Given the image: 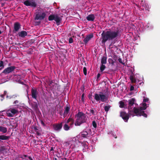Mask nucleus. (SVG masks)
Segmentation results:
<instances>
[{
  "label": "nucleus",
  "instance_id": "1",
  "mask_svg": "<svg viewBox=\"0 0 160 160\" xmlns=\"http://www.w3.org/2000/svg\"><path fill=\"white\" fill-rule=\"evenodd\" d=\"M128 109L130 115L133 116H142L145 117H147V115L144 113L143 110L146 109L147 107V104L145 103H142L139 108H137L138 105L135 103V99L132 98L128 101Z\"/></svg>",
  "mask_w": 160,
  "mask_h": 160
},
{
  "label": "nucleus",
  "instance_id": "2",
  "mask_svg": "<svg viewBox=\"0 0 160 160\" xmlns=\"http://www.w3.org/2000/svg\"><path fill=\"white\" fill-rule=\"evenodd\" d=\"M120 35V29L118 28L113 27L106 32L103 31L101 34L102 42L105 43L107 41L116 39Z\"/></svg>",
  "mask_w": 160,
  "mask_h": 160
},
{
  "label": "nucleus",
  "instance_id": "3",
  "mask_svg": "<svg viewBox=\"0 0 160 160\" xmlns=\"http://www.w3.org/2000/svg\"><path fill=\"white\" fill-rule=\"evenodd\" d=\"M87 116L85 114L81 112H78L75 116L76 118L75 125L80 126L82 123L86 122L87 121Z\"/></svg>",
  "mask_w": 160,
  "mask_h": 160
},
{
  "label": "nucleus",
  "instance_id": "4",
  "mask_svg": "<svg viewBox=\"0 0 160 160\" xmlns=\"http://www.w3.org/2000/svg\"><path fill=\"white\" fill-rule=\"evenodd\" d=\"M94 97V99L98 102L101 101L102 102H104L108 99V97L101 92L99 93L95 94Z\"/></svg>",
  "mask_w": 160,
  "mask_h": 160
},
{
  "label": "nucleus",
  "instance_id": "5",
  "mask_svg": "<svg viewBox=\"0 0 160 160\" xmlns=\"http://www.w3.org/2000/svg\"><path fill=\"white\" fill-rule=\"evenodd\" d=\"M18 107L13 108H11L6 110L7 115L9 117H13L15 114H18Z\"/></svg>",
  "mask_w": 160,
  "mask_h": 160
},
{
  "label": "nucleus",
  "instance_id": "6",
  "mask_svg": "<svg viewBox=\"0 0 160 160\" xmlns=\"http://www.w3.org/2000/svg\"><path fill=\"white\" fill-rule=\"evenodd\" d=\"M46 16V14L44 12H42L40 10H39L36 12L35 19L41 20H43L45 18Z\"/></svg>",
  "mask_w": 160,
  "mask_h": 160
},
{
  "label": "nucleus",
  "instance_id": "7",
  "mask_svg": "<svg viewBox=\"0 0 160 160\" xmlns=\"http://www.w3.org/2000/svg\"><path fill=\"white\" fill-rule=\"evenodd\" d=\"M24 4L27 6H31L32 7H36L37 6V4L35 1L32 0H27L24 1Z\"/></svg>",
  "mask_w": 160,
  "mask_h": 160
},
{
  "label": "nucleus",
  "instance_id": "8",
  "mask_svg": "<svg viewBox=\"0 0 160 160\" xmlns=\"http://www.w3.org/2000/svg\"><path fill=\"white\" fill-rule=\"evenodd\" d=\"M16 68L14 66H12L5 68L2 72L5 74H8L13 71Z\"/></svg>",
  "mask_w": 160,
  "mask_h": 160
},
{
  "label": "nucleus",
  "instance_id": "9",
  "mask_svg": "<svg viewBox=\"0 0 160 160\" xmlns=\"http://www.w3.org/2000/svg\"><path fill=\"white\" fill-rule=\"evenodd\" d=\"M93 37L92 33L86 35V38L83 40V42L85 44H87Z\"/></svg>",
  "mask_w": 160,
  "mask_h": 160
},
{
  "label": "nucleus",
  "instance_id": "10",
  "mask_svg": "<svg viewBox=\"0 0 160 160\" xmlns=\"http://www.w3.org/2000/svg\"><path fill=\"white\" fill-rule=\"evenodd\" d=\"M32 97L36 99L38 92L37 90L35 88H32L31 90Z\"/></svg>",
  "mask_w": 160,
  "mask_h": 160
},
{
  "label": "nucleus",
  "instance_id": "11",
  "mask_svg": "<svg viewBox=\"0 0 160 160\" xmlns=\"http://www.w3.org/2000/svg\"><path fill=\"white\" fill-rule=\"evenodd\" d=\"M120 116L125 122H128L129 119V115L125 112H121Z\"/></svg>",
  "mask_w": 160,
  "mask_h": 160
},
{
  "label": "nucleus",
  "instance_id": "12",
  "mask_svg": "<svg viewBox=\"0 0 160 160\" xmlns=\"http://www.w3.org/2000/svg\"><path fill=\"white\" fill-rule=\"evenodd\" d=\"M62 122L59 124H55L53 125L54 130L56 131H59L62 127Z\"/></svg>",
  "mask_w": 160,
  "mask_h": 160
},
{
  "label": "nucleus",
  "instance_id": "13",
  "mask_svg": "<svg viewBox=\"0 0 160 160\" xmlns=\"http://www.w3.org/2000/svg\"><path fill=\"white\" fill-rule=\"evenodd\" d=\"M79 138L82 139L84 138H87L89 137L88 136V133L86 131L84 130L81 132L79 135Z\"/></svg>",
  "mask_w": 160,
  "mask_h": 160
},
{
  "label": "nucleus",
  "instance_id": "14",
  "mask_svg": "<svg viewBox=\"0 0 160 160\" xmlns=\"http://www.w3.org/2000/svg\"><path fill=\"white\" fill-rule=\"evenodd\" d=\"M9 149L10 147L8 146L1 147L0 148V152L4 154L5 152H7V150L9 151Z\"/></svg>",
  "mask_w": 160,
  "mask_h": 160
},
{
  "label": "nucleus",
  "instance_id": "15",
  "mask_svg": "<svg viewBox=\"0 0 160 160\" xmlns=\"http://www.w3.org/2000/svg\"><path fill=\"white\" fill-rule=\"evenodd\" d=\"M14 31L15 32L18 31L21 28V25L18 22H16L14 24Z\"/></svg>",
  "mask_w": 160,
  "mask_h": 160
},
{
  "label": "nucleus",
  "instance_id": "16",
  "mask_svg": "<svg viewBox=\"0 0 160 160\" xmlns=\"http://www.w3.org/2000/svg\"><path fill=\"white\" fill-rule=\"evenodd\" d=\"M62 20L61 17H60L59 15H55L54 20L56 22L58 25H59L60 22Z\"/></svg>",
  "mask_w": 160,
  "mask_h": 160
},
{
  "label": "nucleus",
  "instance_id": "17",
  "mask_svg": "<svg viewBox=\"0 0 160 160\" xmlns=\"http://www.w3.org/2000/svg\"><path fill=\"white\" fill-rule=\"evenodd\" d=\"M141 5L142 6V9L144 10H148L149 8L148 5L145 3V2L142 1L141 3Z\"/></svg>",
  "mask_w": 160,
  "mask_h": 160
},
{
  "label": "nucleus",
  "instance_id": "18",
  "mask_svg": "<svg viewBox=\"0 0 160 160\" xmlns=\"http://www.w3.org/2000/svg\"><path fill=\"white\" fill-rule=\"evenodd\" d=\"M82 150L83 152L86 151L88 148V142H84L82 143Z\"/></svg>",
  "mask_w": 160,
  "mask_h": 160
},
{
  "label": "nucleus",
  "instance_id": "19",
  "mask_svg": "<svg viewBox=\"0 0 160 160\" xmlns=\"http://www.w3.org/2000/svg\"><path fill=\"white\" fill-rule=\"evenodd\" d=\"M18 36L22 38H24L27 35V32L25 31H22L18 33Z\"/></svg>",
  "mask_w": 160,
  "mask_h": 160
},
{
  "label": "nucleus",
  "instance_id": "20",
  "mask_svg": "<svg viewBox=\"0 0 160 160\" xmlns=\"http://www.w3.org/2000/svg\"><path fill=\"white\" fill-rule=\"evenodd\" d=\"M95 17L94 15L93 14H91L88 15L86 18L87 20L89 21H93L95 19Z\"/></svg>",
  "mask_w": 160,
  "mask_h": 160
},
{
  "label": "nucleus",
  "instance_id": "21",
  "mask_svg": "<svg viewBox=\"0 0 160 160\" xmlns=\"http://www.w3.org/2000/svg\"><path fill=\"white\" fill-rule=\"evenodd\" d=\"M70 110V108L69 107H67L65 108V110H64V112L63 113V117L64 118H65L67 115L68 114Z\"/></svg>",
  "mask_w": 160,
  "mask_h": 160
},
{
  "label": "nucleus",
  "instance_id": "22",
  "mask_svg": "<svg viewBox=\"0 0 160 160\" xmlns=\"http://www.w3.org/2000/svg\"><path fill=\"white\" fill-rule=\"evenodd\" d=\"M74 120H73L71 118H69L68 120L67 123H68L69 125L70 126V127H72V125L73 124Z\"/></svg>",
  "mask_w": 160,
  "mask_h": 160
},
{
  "label": "nucleus",
  "instance_id": "23",
  "mask_svg": "<svg viewBox=\"0 0 160 160\" xmlns=\"http://www.w3.org/2000/svg\"><path fill=\"white\" fill-rule=\"evenodd\" d=\"M0 131L3 133H6L7 131V129L6 127L0 126Z\"/></svg>",
  "mask_w": 160,
  "mask_h": 160
},
{
  "label": "nucleus",
  "instance_id": "24",
  "mask_svg": "<svg viewBox=\"0 0 160 160\" xmlns=\"http://www.w3.org/2000/svg\"><path fill=\"white\" fill-rule=\"evenodd\" d=\"M9 138V136H6L4 135H0V140H8Z\"/></svg>",
  "mask_w": 160,
  "mask_h": 160
},
{
  "label": "nucleus",
  "instance_id": "25",
  "mask_svg": "<svg viewBox=\"0 0 160 160\" xmlns=\"http://www.w3.org/2000/svg\"><path fill=\"white\" fill-rule=\"evenodd\" d=\"M31 105L33 109L37 110L38 108V107L36 102H33L32 103Z\"/></svg>",
  "mask_w": 160,
  "mask_h": 160
},
{
  "label": "nucleus",
  "instance_id": "26",
  "mask_svg": "<svg viewBox=\"0 0 160 160\" xmlns=\"http://www.w3.org/2000/svg\"><path fill=\"white\" fill-rule=\"evenodd\" d=\"M107 57L103 56L101 60V63L102 64H105L107 63Z\"/></svg>",
  "mask_w": 160,
  "mask_h": 160
},
{
  "label": "nucleus",
  "instance_id": "27",
  "mask_svg": "<svg viewBox=\"0 0 160 160\" xmlns=\"http://www.w3.org/2000/svg\"><path fill=\"white\" fill-rule=\"evenodd\" d=\"M130 80L132 83H136L137 81L135 78V76H131L130 77Z\"/></svg>",
  "mask_w": 160,
  "mask_h": 160
},
{
  "label": "nucleus",
  "instance_id": "28",
  "mask_svg": "<svg viewBox=\"0 0 160 160\" xmlns=\"http://www.w3.org/2000/svg\"><path fill=\"white\" fill-rule=\"evenodd\" d=\"M110 107H111V106L109 105H108L107 106H105L104 107V109L105 111L106 112H107L109 111Z\"/></svg>",
  "mask_w": 160,
  "mask_h": 160
},
{
  "label": "nucleus",
  "instance_id": "29",
  "mask_svg": "<svg viewBox=\"0 0 160 160\" xmlns=\"http://www.w3.org/2000/svg\"><path fill=\"white\" fill-rule=\"evenodd\" d=\"M17 96V95L16 94L13 95L12 96H8V95H7L6 98H7L11 99L12 98H15Z\"/></svg>",
  "mask_w": 160,
  "mask_h": 160
},
{
  "label": "nucleus",
  "instance_id": "30",
  "mask_svg": "<svg viewBox=\"0 0 160 160\" xmlns=\"http://www.w3.org/2000/svg\"><path fill=\"white\" fill-rule=\"evenodd\" d=\"M70 127L67 124V123L66 124H65L64 126H63V128L65 130H68L70 128Z\"/></svg>",
  "mask_w": 160,
  "mask_h": 160
},
{
  "label": "nucleus",
  "instance_id": "31",
  "mask_svg": "<svg viewBox=\"0 0 160 160\" xmlns=\"http://www.w3.org/2000/svg\"><path fill=\"white\" fill-rule=\"evenodd\" d=\"M55 15H51L48 17V20L49 21H52L54 20Z\"/></svg>",
  "mask_w": 160,
  "mask_h": 160
},
{
  "label": "nucleus",
  "instance_id": "32",
  "mask_svg": "<svg viewBox=\"0 0 160 160\" xmlns=\"http://www.w3.org/2000/svg\"><path fill=\"white\" fill-rule=\"evenodd\" d=\"M119 107L121 108H124L125 106V104L124 102L120 101L119 102Z\"/></svg>",
  "mask_w": 160,
  "mask_h": 160
},
{
  "label": "nucleus",
  "instance_id": "33",
  "mask_svg": "<svg viewBox=\"0 0 160 160\" xmlns=\"http://www.w3.org/2000/svg\"><path fill=\"white\" fill-rule=\"evenodd\" d=\"M106 66L103 64H102L100 67V69L101 72H102L105 68Z\"/></svg>",
  "mask_w": 160,
  "mask_h": 160
},
{
  "label": "nucleus",
  "instance_id": "34",
  "mask_svg": "<svg viewBox=\"0 0 160 160\" xmlns=\"http://www.w3.org/2000/svg\"><path fill=\"white\" fill-rule=\"evenodd\" d=\"M4 68V65H3V62L2 61H1L0 62V70L3 69Z\"/></svg>",
  "mask_w": 160,
  "mask_h": 160
},
{
  "label": "nucleus",
  "instance_id": "35",
  "mask_svg": "<svg viewBox=\"0 0 160 160\" xmlns=\"http://www.w3.org/2000/svg\"><path fill=\"white\" fill-rule=\"evenodd\" d=\"M7 93V92L6 91H5L4 92V93L3 94H2L0 95L1 97L2 98L1 99V101H2L4 99V96L6 95Z\"/></svg>",
  "mask_w": 160,
  "mask_h": 160
},
{
  "label": "nucleus",
  "instance_id": "36",
  "mask_svg": "<svg viewBox=\"0 0 160 160\" xmlns=\"http://www.w3.org/2000/svg\"><path fill=\"white\" fill-rule=\"evenodd\" d=\"M92 125L94 128H97V125L95 121H92Z\"/></svg>",
  "mask_w": 160,
  "mask_h": 160
},
{
  "label": "nucleus",
  "instance_id": "37",
  "mask_svg": "<svg viewBox=\"0 0 160 160\" xmlns=\"http://www.w3.org/2000/svg\"><path fill=\"white\" fill-rule=\"evenodd\" d=\"M83 72L84 74L86 75L87 74V70L86 67H84L83 68Z\"/></svg>",
  "mask_w": 160,
  "mask_h": 160
},
{
  "label": "nucleus",
  "instance_id": "38",
  "mask_svg": "<svg viewBox=\"0 0 160 160\" xmlns=\"http://www.w3.org/2000/svg\"><path fill=\"white\" fill-rule=\"evenodd\" d=\"M108 61L109 63H111L112 64H113L114 63V62L111 58H109L108 60Z\"/></svg>",
  "mask_w": 160,
  "mask_h": 160
},
{
  "label": "nucleus",
  "instance_id": "39",
  "mask_svg": "<svg viewBox=\"0 0 160 160\" xmlns=\"http://www.w3.org/2000/svg\"><path fill=\"white\" fill-rule=\"evenodd\" d=\"M77 141V138L76 137L73 138L72 140L71 141V143H72V142H75Z\"/></svg>",
  "mask_w": 160,
  "mask_h": 160
},
{
  "label": "nucleus",
  "instance_id": "40",
  "mask_svg": "<svg viewBox=\"0 0 160 160\" xmlns=\"http://www.w3.org/2000/svg\"><path fill=\"white\" fill-rule=\"evenodd\" d=\"M144 98L143 100V101L144 102H148L149 100L148 98H145L144 97Z\"/></svg>",
  "mask_w": 160,
  "mask_h": 160
},
{
  "label": "nucleus",
  "instance_id": "41",
  "mask_svg": "<svg viewBox=\"0 0 160 160\" xmlns=\"http://www.w3.org/2000/svg\"><path fill=\"white\" fill-rule=\"evenodd\" d=\"M73 42V39L72 38H69V42L70 43H72Z\"/></svg>",
  "mask_w": 160,
  "mask_h": 160
},
{
  "label": "nucleus",
  "instance_id": "42",
  "mask_svg": "<svg viewBox=\"0 0 160 160\" xmlns=\"http://www.w3.org/2000/svg\"><path fill=\"white\" fill-rule=\"evenodd\" d=\"M90 113L92 114V115L95 114V112L94 111L93 109H91L90 110Z\"/></svg>",
  "mask_w": 160,
  "mask_h": 160
},
{
  "label": "nucleus",
  "instance_id": "43",
  "mask_svg": "<svg viewBox=\"0 0 160 160\" xmlns=\"http://www.w3.org/2000/svg\"><path fill=\"white\" fill-rule=\"evenodd\" d=\"M84 98H85L84 94V93H83L82 94V101L83 102H84Z\"/></svg>",
  "mask_w": 160,
  "mask_h": 160
},
{
  "label": "nucleus",
  "instance_id": "44",
  "mask_svg": "<svg viewBox=\"0 0 160 160\" xmlns=\"http://www.w3.org/2000/svg\"><path fill=\"white\" fill-rule=\"evenodd\" d=\"M28 156L26 155H24L22 157H20V158H22V159H25V158H28Z\"/></svg>",
  "mask_w": 160,
  "mask_h": 160
},
{
  "label": "nucleus",
  "instance_id": "45",
  "mask_svg": "<svg viewBox=\"0 0 160 160\" xmlns=\"http://www.w3.org/2000/svg\"><path fill=\"white\" fill-rule=\"evenodd\" d=\"M118 61H119V62L121 63H122L123 64H124V63H123L122 62V59L121 58H119L118 59Z\"/></svg>",
  "mask_w": 160,
  "mask_h": 160
},
{
  "label": "nucleus",
  "instance_id": "46",
  "mask_svg": "<svg viewBox=\"0 0 160 160\" xmlns=\"http://www.w3.org/2000/svg\"><path fill=\"white\" fill-rule=\"evenodd\" d=\"M134 87H133V86H131V87H130V91H132L134 90Z\"/></svg>",
  "mask_w": 160,
  "mask_h": 160
},
{
  "label": "nucleus",
  "instance_id": "47",
  "mask_svg": "<svg viewBox=\"0 0 160 160\" xmlns=\"http://www.w3.org/2000/svg\"><path fill=\"white\" fill-rule=\"evenodd\" d=\"M19 102V101H18V100H16L15 101H14L13 102V103L14 104H17V103H18Z\"/></svg>",
  "mask_w": 160,
  "mask_h": 160
},
{
  "label": "nucleus",
  "instance_id": "48",
  "mask_svg": "<svg viewBox=\"0 0 160 160\" xmlns=\"http://www.w3.org/2000/svg\"><path fill=\"white\" fill-rule=\"evenodd\" d=\"M28 159H29V160H33L32 159V158L31 157H29L28 156V158L27 159H27V160H28Z\"/></svg>",
  "mask_w": 160,
  "mask_h": 160
},
{
  "label": "nucleus",
  "instance_id": "49",
  "mask_svg": "<svg viewBox=\"0 0 160 160\" xmlns=\"http://www.w3.org/2000/svg\"><path fill=\"white\" fill-rule=\"evenodd\" d=\"M15 78H20V75H15Z\"/></svg>",
  "mask_w": 160,
  "mask_h": 160
},
{
  "label": "nucleus",
  "instance_id": "50",
  "mask_svg": "<svg viewBox=\"0 0 160 160\" xmlns=\"http://www.w3.org/2000/svg\"><path fill=\"white\" fill-rule=\"evenodd\" d=\"M41 123L42 124V125L43 126H44L45 125V124L44 122H43L42 121H41Z\"/></svg>",
  "mask_w": 160,
  "mask_h": 160
},
{
  "label": "nucleus",
  "instance_id": "51",
  "mask_svg": "<svg viewBox=\"0 0 160 160\" xmlns=\"http://www.w3.org/2000/svg\"><path fill=\"white\" fill-rule=\"evenodd\" d=\"M100 76V74L99 73H98L97 75V78H99V77Z\"/></svg>",
  "mask_w": 160,
  "mask_h": 160
},
{
  "label": "nucleus",
  "instance_id": "52",
  "mask_svg": "<svg viewBox=\"0 0 160 160\" xmlns=\"http://www.w3.org/2000/svg\"><path fill=\"white\" fill-rule=\"evenodd\" d=\"M112 135L115 138H117V137L115 135H114V134H113Z\"/></svg>",
  "mask_w": 160,
  "mask_h": 160
},
{
  "label": "nucleus",
  "instance_id": "53",
  "mask_svg": "<svg viewBox=\"0 0 160 160\" xmlns=\"http://www.w3.org/2000/svg\"><path fill=\"white\" fill-rule=\"evenodd\" d=\"M2 33V32L0 30V34L1 33Z\"/></svg>",
  "mask_w": 160,
  "mask_h": 160
},
{
  "label": "nucleus",
  "instance_id": "54",
  "mask_svg": "<svg viewBox=\"0 0 160 160\" xmlns=\"http://www.w3.org/2000/svg\"><path fill=\"white\" fill-rule=\"evenodd\" d=\"M52 150V148L51 149V150Z\"/></svg>",
  "mask_w": 160,
  "mask_h": 160
},
{
  "label": "nucleus",
  "instance_id": "55",
  "mask_svg": "<svg viewBox=\"0 0 160 160\" xmlns=\"http://www.w3.org/2000/svg\"><path fill=\"white\" fill-rule=\"evenodd\" d=\"M40 23V22H39V23Z\"/></svg>",
  "mask_w": 160,
  "mask_h": 160
},
{
  "label": "nucleus",
  "instance_id": "56",
  "mask_svg": "<svg viewBox=\"0 0 160 160\" xmlns=\"http://www.w3.org/2000/svg\"><path fill=\"white\" fill-rule=\"evenodd\" d=\"M70 160H72V159H70Z\"/></svg>",
  "mask_w": 160,
  "mask_h": 160
},
{
  "label": "nucleus",
  "instance_id": "57",
  "mask_svg": "<svg viewBox=\"0 0 160 160\" xmlns=\"http://www.w3.org/2000/svg\"><path fill=\"white\" fill-rule=\"evenodd\" d=\"M0 160H1V159H0Z\"/></svg>",
  "mask_w": 160,
  "mask_h": 160
}]
</instances>
